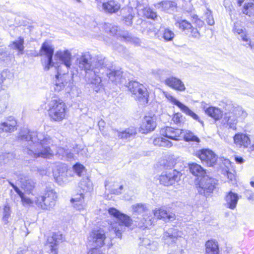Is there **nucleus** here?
<instances>
[{
	"label": "nucleus",
	"instance_id": "nucleus-1",
	"mask_svg": "<svg viewBox=\"0 0 254 254\" xmlns=\"http://www.w3.org/2000/svg\"><path fill=\"white\" fill-rule=\"evenodd\" d=\"M107 62L106 59L102 56L93 58L88 52L82 53L76 60L79 68L85 72L86 80L93 85L94 90L97 92L102 87L100 74L105 73L109 80L116 84L123 82V71L111 70L107 66Z\"/></svg>",
	"mask_w": 254,
	"mask_h": 254
},
{
	"label": "nucleus",
	"instance_id": "nucleus-2",
	"mask_svg": "<svg viewBox=\"0 0 254 254\" xmlns=\"http://www.w3.org/2000/svg\"><path fill=\"white\" fill-rule=\"evenodd\" d=\"M18 139L27 142V153L34 158H49L53 155L52 139L47 134L25 128L19 133Z\"/></svg>",
	"mask_w": 254,
	"mask_h": 254
},
{
	"label": "nucleus",
	"instance_id": "nucleus-3",
	"mask_svg": "<svg viewBox=\"0 0 254 254\" xmlns=\"http://www.w3.org/2000/svg\"><path fill=\"white\" fill-rule=\"evenodd\" d=\"M108 212L116 219L110 224L109 230L113 232L116 237L121 238L122 232L125 230L126 227H129L131 226L132 220L128 216L114 207L110 208Z\"/></svg>",
	"mask_w": 254,
	"mask_h": 254
},
{
	"label": "nucleus",
	"instance_id": "nucleus-4",
	"mask_svg": "<svg viewBox=\"0 0 254 254\" xmlns=\"http://www.w3.org/2000/svg\"><path fill=\"white\" fill-rule=\"evenodd\" d=\"M48 106L49 116L53 121L60 122L64 119L66 106L62 100L58 98L52 99Z\"/></svg>",
	"mask_w": 254,
	"mask_h": 254
},
{
	"label": "nucleus",
	"instance_id": "nucleus-5",
	"mask_svg": "<svg viewBox=\"0 0 254 254\" xmlns=\"http://www.w3.org/2000/svg\"><path fill=\"white\" fill-rule=\"evenodd\" d=\"M218 185L217 179L207 175L201 178L196 184V188L199 194L207 197L213 192Z\"/></svg>",
	"mask_w": 254,
	"mask_h": 254
},
{
	"label": "nucleus",
	"instance_id": "nucleus-6",
	"mask_svg": "<svg viewBox=\"0 0 254 254\" xmlns=\"http://www.w3.org/2000/svg\"><path fill=\"white\" fill-rule=\"evenodd\" d=\"M57 197L56 193L53 190H47L44 195L35 197L34 201L36 206L45 210H50L56 203Z\"/></svg>",
	"mask_w": 254,
	"mask_h": 254
},
{
	"label": "nucleus",
	"instance_id": "nucleus-7",
	"mask_svg": "<svg viewBox=\"0 0 254 254\" xmlns=\"http://www.w3.org/2000/svg\"><path fill=\"white\" fill-rule=\"evenodd\" d=\"M132 208L134 217L138 215L140 216H137L138 220H135L136 222H138V225L140 227L146 228L151 224V219L149 216L150 212L145 204L137 203L133 205Z\"/></svg>",
	"mask_w": 254,
	"mask_h": 254
},
{
	"label": "nucleus",
	"instance_id": "nucleus-8",
	"mask_svg": "<svg viewBox=\"0 0 254 254\" xmlns=\"http://www.w3.org/2000/svg\"><path fill=\"white\" fill-rule=\"evenodd\" d=\"M128 90L134 95V97L143 104L148 102L149 97L146 88L136 81H130L127 85Z\"/></svg>",
	"mask_w": 254,
	"mask_h": 254
},
{
	"label": "nucleus",
	"instance_id": "nucleus-9",
	"mask_svg": "<svg viewBox=\"0 0 254 254\" xmlns=\"http://www.w3.org/2000/svg\"><path fill=\"white\" fill-rule=\"evenodd\" d=\"M57 70L58 73L56 75L55 90L59 92L64 89L66 92L69 93L73 87V84L71 81V76L68 74L60 73V66Z\"/></svg>",
	"mask_w": 254,
	"mask_h": 254
},
{
	"label": "nucleus",
	"instance_id": "nucleus-10",
	"mask_svg": "<svg viewBox=\"0 0 254 254\" xmlns=\"http://www.w3.org/2000/svg\"><path fill=\"white\" fill-rule=\"evenodd\" d=\"M181 176V173L176 169L168 170L162 173L159 181L165 186H172L180 181Z\"/></svg>",
	"mask_w": 254,
	"mask_h": 254
},
{
	"label": "nucleus",
	"instance_id": "nucleus-11",
	"mask_svg": "<svg viewBox=\"0 0 254 254\" xmlns=\"http://www.w3.org/2000/svg\"><path fill=\"white\" fill-rule=\"evenodd\" d=\"M195 156L199 158L202 163L208 167L213 166L217 160V155L209 149H202L195 152Z\"/></svg>",
	"mask_w": 254,
	"mask_h": 254
},
{
	"label": "nucleus",
	"instance_id": "nucleus-12",
	"mask_svg": "<svg viewBox=\"0 0 254 254\" xmlns=\"http://www.w3.org/2000/svg\"><path fill=\"white\" fill-rule=\"evenodd\" d=\"M175 26L180 30L186 35H190L191 37L199 39L200 34L197 28H194L191 24L185 19L176 20Z\"/></svg>",
	"mask_w": 254,
	"mask_h": 254
},
{
	"label": "nucleus",
	"instance_id": "nucleus-13",
	"mask_svg": "<svg viewBox=\"0 0 254 254\" xmlns=\"http://www.w3.org/2000/svg\"><path fill=\"white\" fill-rule=\"evenodd\" d=\"M54 52V47L49 43L45 42L43 43L40 50V55H45L47 60L44 64V69L45 70H48L50 68L55 67L57 69L55 63L53 61V57Z\"/></svg>",
	"mask_w": 254,
	"mask_h": 254
},
{
	"label": "nucleus",
	"instance_id": "nucleus-14",
	"mask_svg": "<svg viewBox=\"0 0 254 254\" xmlns=\"http://www.w3.org/2000/svg\"><path fill=\"white\" fill-rule=\"evenodd\" d=\"M106 236L103 230H93L88 237L89 243L94 247L101 248L104 245Z\"/></svg>",
	"mask_w": 254,
	"mask_h": 254
},
{
	"label": "nucleus",
	"instance_id": "nucleus-15",
	"mask_svg": "<svg viewBox=\"0 0 254 254\" xmlns=\"http://www.w3.org/2000/svg\"><path fill=\"white\" fill-rule=\"evenodd\" d=\"M182 236V232L171 228L163 234L162 239L165 244L172 247L176 243L178 237Z\"/></svg>",
	"mask_w": 254,
	"mask_h": 254
},
{
	"label": "nucleus",
	"instance_id": "nucleus-16",
	"mask_svg": "<svg viewBox=\"0 0 254 254\" xmlns=\"http://www.w3.org/2000/svg\"><path fill=\"white\" fill-rule=\"evenodd\" d=\"M72 151V152H71V150L69 149L60 147L58 148L57 153L60 155H62L63 158L67 160H70L74 158V153L81 154L82 155V152H85L84 149H83L81 146L78 145H76L73 147Z\"/></svg>",
	"mask_w": 254,
	"mask_h": 254
},
{
	"label": "nucleus",
	"instance_id": "nucleus-17",
	"mask_svg": "<svg viewBox=\"0 0 254 254\" xmlns=\"http://www.w3.org/2000/svg\"><path fill=\"white\" fill-rule=\"evenodd\" d=\"M182 133H183V129L170 127H166L161 130V134L163 136L174 140H181Z\"/></svg>",
	"mask_w": 254,
	"mask_h": 254
},
{
	"label": "nucleus",
	"instance_id": "nucleus-18",
	"mask_svg": "<svg viewBox=\"0 0 254 254\" xmlns=\"http://www.w3.org/2000/svg\"><path fill=\"white\" fill-rule=\"evenodd\" d=\"M224 108L225 111H230L233 113V115L237 119L238 118H241L242 119H245L248 115L247 112L241 106L236 105L231 101H228L226 103Z\"/></svg>",
	"mask_w": 254,
	"mask_h": 254
},
{
	"label": "nucleus",
	"instance_id": "nucleus-19",
	"mask_svg": "<svg viewBox=\"0 0 254 254\" xmlns=\"http://www.w3.org/2000/svg\"><path fill=\"white\" fill-rule=\"evenodd\" d=\"M63 235L60 233H54L47 239V246L50 249L51 254H57V246L63 241Z\"/></svg>",
	"mask_w": 254,
	"mask_h": 254
},
{
	"label": "nucleus",
	"instance_id": "nucleus-20",
	"mask_svg": "<svg viewBox=\"0 0 254 254\" xmlns=\"http://www.w3.org/2000/svg\"><path fill=\"white\" fill-rule=\"evenodd\" d=\"M164 83L168 87L178 91H184L186 89L183 81L173 76L167 78L164 81Z\"/></svg>",
	"mask_w": 254,
	"mask_h": 254
},
{
	"label": "nucleus",
	"instance_id": "nucleus-21",
	"mask_svg": "<svg viewBox=\"0 0 254 254\" xmlns=\"http://www.w3.org/2000/svg\"><path fill=\"white\" fill-rule=\"evenodd\" d=\"M55 57L61 62L67 69L70 67L71 65V54L68 50L57 51Z\"/></svg>",
	"mask_w": 254,
	"mask_h": 254
},
{
	"label": "nucleus",
	"instance_id": "nucleus-22",
	"mask_svg": "<svg viewBox=\"0 0 254 254\" xmlns=\"http://www.w3.org/2000/svg\"><path fill=\"white\" fill-rule=\"evenodd\" d=\"M153 213L155 217L164 221H173L176 219V215L174 213L167 212L163 207L156 208Z\"/></svg>",
	"mask_w": 254,
	"mask_h": 254
},
{
	"label": "nucleus",
	"instance_id": "nucleus-23",
	"mask_svg": "<svg viewBox=\"0 0 254 254\" xmlns=\"http://www.w3.org/2000/svg\"><path fill=\"white\" fill-rule=\"evenodd\" d=\"M177 3L175 1L165 0L155 4V6L157 9H160L161 11H165L169 13H173L177 10Z\"/></svg>",
	"mask_w": 254,
	"mask_h": 254
},
{
	"label": "nucleus",
	"instance_id": "nucleus-24",
	"mask_svg": "<svg viewBox=\"0 0 254 254\" xmlns=\"http://www.w3.org/2000/svg\"><path fill=\"white\" fill-rule=\"evenodd\" d=\"M13 75L7 70H3L0 74V91L5 90L12 82Z\"/></svg>",
	"mask_w": 254,
	"mask_h": 254
},
{
	"label": "nucleus",
	"instance_id": "nucleus-25",
	"mask_svg": "<svg viewBox=\"0 0 254 254\" xmlns=\"http://www.w3.org/2000/svg\"><path fill=\"white\" fill-rule=\"evenodd\" d=\"M156 127L155 119L149 116H145L141 125L140 128L143 133L153 130Z\"/></svg>",
	"mask_w": 254,
	"mask_h": 254
},
{
	"label": "nucleus",
	"instance_id": "nucleus-26",
	"mask_svg": "<svg viewBox=\"0 0 254 254\" xmlns=\"http://www.w3.org/2000/svg\"><path fill=\"white\" fill-rule=\"evenodd\" d=\"M239 199V197L237 193L231 190L229 191L225 197L226 207L231 209H234L237 206Z\"/></svg>",
	"mask_w": 254,
	"mask_h": 254
},
{
	"label": "nucleus",
	"instance_id": "nucleus-27",
	"mask_svg": "<svg viewBox=\"0 0 254 254\" xmlns=\"http://www.w3.org/2000/svg\"><path fill=\"white\" fill-rule=\"evenodd\" d=\"M97 2L102 3L103 8L109 13H115L120 8V5L113 0H96Z\"/></svg>",
	"mask_w": 254,
	"mask_h": 254
},
{
	"label": "nucleus",
	"instance_id": "nucleus-28",
	"mask_svg": "<svg viewBox=\"0 0 254 254\" xmlns=\"http://www.w3.org/2000/svg\"><path fill=\"white\" fill-rule=\"evenodd\" d=\"M224 116L222 119V123L226 125L229 128L235 129L236 125L237 123V119L235 117L231 112L225 111Z\"/></svg>",
	"mask_w": 254,
	"mask_h": 254
},
{
	"label": "nucleus",
	"instance_id": "nucleus-29",
	"mask_svg": "<svg viewBox=\"0 0 254 254\" xmlns=\"http://www.w3.org/2000/svg\"><path fill=\"white\" fill-rule=\"evenodd\" d=\"M234 143L239 146L247 148L251 143V140L249 136L244 133H237L234 137Z\"/></svg>",
	"mask_w": 254,
	"mask_h": 254
},
{
	"label": "nucleus",
	"instance_id": "nucleus-30",
	"mask_svg": "<svg viewBox=\"0 0 254 254\" xmlns=\"http://www.w3.org/2000/svg\"><path fill=\"white\" fill-rule=\"evenodd\" d=\"M73 207L78 210H82L86 207V203L84 201V195L82 193L77 194L74 198L70 199Z\"/></svg>",
	"mask_w": 254,
	"mask_h": 254
},
{
	"label": "nucleus",
	"instance_id": "nucleus-31",
	"mask_svg": "<svg viewBox=\"0 0 254 254\" xmlns=\"http://www.w3.org/2000/svg\"><path fill=\"white\" fill-rule=\"evenodd\" d=\"M206 254H218L219 249L218 244L215 240H208L205 244Z\"/></svg>",
	"mask_w": 254,
	"mask_h": 254
},
{
	"label": "nucleus",
	"instance_id": "nucleus-32",
	"mask_svg": "<svg viewBox=\"0 0 254 254\" xmlns=\"http://www.w3.org/2000/svg\"><path fill=\"white\" fill-rule=\"evenodd\" d=\"M24 38L22 37H19L17 40L11 42L9 46L11 49L17 51L18 55H21L24 53Z\"/></svg>",
	"mask_w": 254,
	"mask_h": 254
},
{
	"label": "nucleus",
	"instance_id": "nucleus-33",
	"mask_svg": "<svg viewBox=\"0 0 254 254\" xmlns=\"http://www.w3.org/2000/svg\"><path fill=\"white\" fill-rule=\"evenodd\" d=\"M57 174L56 172L54 173V178L57 182L62 185L63 184H65L69 182L67 178V175L69 174L67 171L66 167L64 166L62 168V171L59 172Z\"/></svg>",
	"mask_w": 254,
	"mask_h": 254
},
{
	"label": "nucleus",
	"instance_id": "nucleus-34",
	"mask_svg": "<svg viewBox=\"0 0 254 254\" xmlns=\"http://www.w3.org/2000/svg\"><path fill=\"white\" fill-rule=\"evenodd\" d=\"M189 169L192 174L198 177L202 178L206 175L205 170L200 165L195 163L190 164Z\"/></svg>",
	"mask_w": 254,
	"mask_h": 254
},
{
	"label": "nucleus",
	"instance_id": "nucleus-35",
	"mask_svg": "<svg viewBox=\"0 0 254 254\" xmlns=\"http://www.w3.org/2000/svg\"><path fill=\"white\" fill-rule=\"evenodd\" d=\"M16 122L14 120H9L0 124V132H11L16 129Z\"/></svg>",
	"mask_w": 254,
	"mask_h": 254
},
{
	"label": "nucleus",
	"instance_id": "nucleus-36",
	"mask_svg": "<svg viewBox=\"0 0 254 254\" xmlns=\"http://www.w3.org/2000/svg\"><path fill=\"white\" fill-rule=\"evenodd\" d=\"M205 113L215 120H218L222 116V112L218 108L210 107L205 110Z\"/></svg>",
	"mask_w": 254,
	"mask_h": 254
},
{
	"label": "nucleus",
	"instance_id": "nucleus-37",
	"mask_svg": "<svg viewBox=\"0 0 254 254\" xmlns=\"http://www.w3.org/2000/svg\"><path fill=\"white\" fill-rule=\"evenodd\" d=\"M19 180L22 187L27 191H30L34 188L35 183L33 180L30 179L28 177H24V178L20 177Z\"/></svg>",
	"mask_w": 254,
	"mask_h": 254
},
{
	"label": "nucleus",
	"instance_id": "nucleus-38",
	"mask_svg": "<svg viewBox=\"0 0 254 254\" xmlns=\"http://www.w3.org/2000/svg\"><path fill=\"white\" fill-rule=\"evenodd\" d=\"M136 133V128L130 127L127 128L123 131L118 132V137L122 139H128L135 135Z\"/></svg>",
	"mask_w": 254,
	"mask_h": 254
},
{
	"label": "nucleus",
	"instance_id": "nucleus-39",
	"mask_svg": "<svg viewBox=\"0 0 254 254\" xmlns=\"http://www.w3.org/2000/svg\"><path fill=\"white\" fill-rule=\"evenodd\" d=\"M180 160L179 157H176L174 156H169L164 164V166L166 168L168 169L169 170H172V169L178 164H182Z\"/></svg>",
	"mask_w": 254,
	"mask_h": 254
},
{
	"label": "nucleus",
	"instance_id": "nucleus-40",
	"mask_svg": "<svg viewBox=\"0 0 254 254\" xmlns=\"http://www.w3.org/2000/svg\"><path fill=\"white\" fill-rule=\"evenodd\" d=\"M183 133L182 134V137H183L186 141H194L196 142L200 141L199 138L196 135H194L193 133L191 131L185 129H183Z\"/></svg>",
	"mask_w": 254,
	"mask_h": 254
},
{
	"label": "nucleus",
	"instance_id": "nucleus-41",
	"mask_svg": "<svg viewBox=\"0 0 254 254\" xmlns=\"http://www.w3.org/2000/svg\"><path fill=\"white\" fill-rule=\"evenodd\" d=\"M153 144L155 146L167 148L172 146V143L171 141L162 137H158L154 138L153 140Z\"/></svg>",
	"mask_w": 254,
	"mask_h": 254
},
{
	"label": "nucleus",
	"instance_id": "nucleus-42",
	"mask_svg": "<svg viewBox=\"0 0 254 254\" xmlns=\"http://www.w3.org/2000/svg\"><path fill=\"white\" fill-rule=\"evenodd\" d=\"M162 34V38L165 41H172L175 37L174 32L169 28H165L163 30L160 31Z\"/></svg>",
	"mask_w": 254,
	"mask_h": 254
},
{
	"label": "nucleus",
	"instance_id": "nucleus-43",
	"mask_svg": "<svg viewBox=\"0 0 254 254\" xmlns=\"http://www.w3.org/2000/svg\"><path fill=\"white\" fill-rule=\"evenodd\" d=\"M141 30L143 33L149 35L153 31V25L150 22L142 21L141 23Z\"/></svg>",
	"mask_w": 254,
	"mask_h": 254
},
{
	"label": "nucleus",
	"instance_id": "nucleus-44",
	"mask_svg": "<svg viewBox=\"0 0 254 254\" xmlns=\"http://www.w3.org/2000/svg\"><path fill=\"white\" fill-rule=\"evenodd\" d=\"M244 14L249 16H254V4L252 2L245 3L243 9Z\"/></svg>",
	"mask_w": 254,
	"mask_h": 254
},
{
	"label": "nucleus",
	"instance_id": "nucleus-45",
	"mask_svg": "<svg viewBox=\"0 0 254 254\" xmlns=\"http://www.w3.org/2000/svg\"><path fill=\"white\" fill-rule=\"evenodd\" d=\"M11 57L6 51L0 52V64L3 65L8 64L10 63Z\"/></svg>",
	"mask_w": 254,
	"mask_h": 254
},
{
	"label": "nucleus",
	"instance_id": "nucleus-46",
	"mask_svg": "<svg viewBox=\"0 0 254 254\" xmlns=\"http://www.w3.org/2000/svg\"><path fill=\"white\" fill-rule=\"evenodd\" d=\"M163 94L168 101H169L170 103L178 106L180 109L181 108V106L183 104L176 99L175 97H174L170 93L168 92H164Z\"/></svg>",
	"mask_w": 254,
	"mask_h": 254
},
{
	"label": "nucleus",
	"instance_id": "nucleus-47",
	"mask_svg": "<svg viewBox=\"0 0 254 254\" xmlns=\"http://www.w3.org/2000/svg\"><path fill=\"white\" fill-rule=\"evenodd\" d=\"M180 109L183 112L185 113L186 115L191 117L194 120L200 122L199 120V117L184 104L181 106V108H180Z\"/></svg>",
	"mask_w": 254,
	"mask_h": 254
},
{
	"label": "nucleus",
	"instance_id": "nucleus-48",
	"mask_svg": "<svg viewBox=\"0 0 254 254\" xmlns=\"http://www.w3.org/2000/svg\"><path fill=\"white\" fill-rule=\"evenodd\" d=\"M79 187L84 191L86 192L90 191L92 189V184L88 178L82 179L79 184Z\"/></svg>",
	"mask_w": 254,
	"mask_h": 254
},
{
	"label": "nucleus",
	"instance_id": "nucleus-49",
	"mask_svg": "<svg viewBox=\"0 0 254 254\" xmlns=\"http://www.w3.org/2000/svg\"><path fill=\"white\" fill-rule=\"evenodd\" d=\"M11 215L10 208L9 205L6 203L4 205L3 209L2 221L5 224L8 223V219Z\"/></svg>",
	"mask_w": 254,
	"mask_h": 254
},
{
	"label": "nucleus",
	"instance_id": "nucleus-50",
	"mask_svg": "<svg viewBox=\"0 0 254 254\" xmlns=\"http://www.w3.org/2000/svg\"><path fill=\"white\" fill-rule=\"evenodd\" d=\"M239 35L241 39L244 42L245 44H244V46L246 47H249L252 50L253 49V46L251 44V41L250 39L248 37V33L247 30L243 32V33L238 34Z\"/></svg>",
	"mask_w": 254,
	"mask_h": 254
},
{
	"label": "nucleus",
	"instance_id": "nucleus-51",
	"mask_svg": "<svg viewBox=\"0 0 254 254\" xmlns=\"http://www.w3.org/2000/svg\"><path fill=\"white\" fill-rule=\"evenodd\" d=\"M239 35L241 39L244 42L245 44H244V46L246 47H249L252 50L253 49V46L251 44V41L250 39L248 37V33L247 30L243 32V33L238 34Z\"/></svg>",
	"mask_w": 254,
	"mask_h": 254
},
{
	"label": "nucleus",
	"instance_id": "nucleus-52",
	"mask_svg": "<svg viewBox=\"0 0 254 254\" xmlns=\"http://www.w3.org/2000/svg\"><path fill=\"white\" fill-rule=\"evenodd\" d=\"M8 100L6 97H0V114L6 111L8 106Z\"/></svg>",
	"mask_w": 254,
	"mask_h": 254
},
{
	"label": "nucleus",
	"instance_id": "nucleus-53",
	"mask_svg": "<svg viewBox=\"0 0 254 254\" xmlns=\"http://www.w3.org/2000/svg\"><path fill=\"white\" fill-rule=\"evenodd\" d=\"M247 30L246 29L238 22H235L233 27L232 31L235 34L238 35L243 33V32Z\"/></svg>",
	"mask_w": 254,
	"mask_h": 254
},
{
	"label": "nucleus",
	"instance_id": "nucleus-54",
	"mask_svg": "<svg viewBox=\"0 0 254 254\" xmlns=\"http://www.w3.org/2000/svg\"><path fill=\"white\" fill-rule=\"evenodd\" d=\"M144 14L148 18H150L153 20H157L158 17L156 12H154L152 9L150 8H146L144 10Z\"/></svg>",
	"mask_w": 254,
	"mask_h": 254
},
{
	"label": "nucleus",
	"instance_id": "nucleus-55",
	"mask_svg": "<svg viewBox=\"0 0 254 254\" xmlns=\"http://www.w3.org/2000/svg\"><path fill=\"white\" fill-rule=\"evenodd\" d=\"M73 169L74 172L78 176H81L82 173L85 170V167L83 165L79 163H76L75 165H73Z\"/></svg>",
	"mask_w": 254,
	"mask_h": 254
},
{
	"label": "nucleus",
	"instance_id": "nucleus-56",
	"mask_svg": "<svg viewBox=\"0 0 254 254\" xmlns=\"http://www.w3.org/2000/svg\"><path fill=\"white\" fill-rule=\"evenodd\" d=\"M204 16L208 25L212 26L214 24V20L212 15V12L210 10H207Z\"/></svg>",
	"mask_w": 254,
	"mask_h": 254
},
{
	"label": "nucleus",
	"instance_id": "nucleus-57",
	"mask_svg": "<svg viewBox=\"0 0 254 254\" xmlns=\"http://www.w3.org/2000/svg\"><path fill=\"white\" fill-rule=\"evenodd\" d=\"M172 120L176 124H180L183 120V115L180 113H176L174 115Z\"/></svg>",
	"mask_w": 254,
	"mask_h": 254
},
{
	"label": "nucleus",
	"instance_id": "nucleus-58",
	"mask_svg": "<svg viewBox=\"0 0 254 254\" xmlns=\"http://www.w3.org/2000/svg\"><path fill=\"white\" fill-rule=\"evenodd\" d=\"M21 201L23 204V205H30L32 204V201L29 198L24 195V194L21 197Z\"/></svg>",
	"mask_w": 254,
	"mask_h": 254
},
{
	"label": "nucleus",
	"instance_id": "nucleus-59",
	"mask_svg": "<svg viewBox=\"0 0 254 254\" xmlns=\"http://www.w3.org/2000/svg\"><path fill=\"white\" fill-rule=\"evenodd\" d=\"M109 27V28L110 30L108 31L107 29L106 28V31L110 33L111 35H114L116 33V32L118 31V27L115 26H112L110 24L109 25H107Z\"/></svg>",
	"mask_w": 254,
	"mask_h": 254
},
{
	"label": "nucleus",
	"instance_id": "nucleus-60",
	"mask_svg": "<svg viewBox=\"0 0 254 254\" xmlns=\"http://www.w3.org/2000/svg\"><path fill=\"white\" fill-rule=\"evenodd\" d=\"M226 176L228 179L232 182V183L234 184L235 181V176L234 174L229 172V171H226Z\"/></svg>",
	"mask_w": 254,
	"mask_h": 254
},
{
	"label": "nucleus",
	"instance_id": "nucleus-61",
	"mask_svg": "<svg viewBox=\"0 0 254 254\" xmlns=\"http://www.w3.org/2000/svg\"><path fill=\"white\" fill-rule=\"evenodd\" d=\"M132 18L133 16L132 14H128L127 16L124 18L125 22L127 25H130L132 24Z\"/></svg>",
	"mask_w": 254,
	"mask_h": 254
},
{
	"label": "nucleus",
	"instance_id": "nucleus-62",
	"mask_svg": "<svg viewBox=\"0 0 254 254\" xmlns=\"http://www.w3.org/2000/svg\"><path fill=\"white\" fill-rule=\"evenodd\" d=\"M88 254H103L101 250L98 248L91 249L88 253Z\"/></svg>",
	"mask_w": 254,
	"mask_h": 254
},
{
	"label": "nucleus",
	"instance_id": "nucleus-63",
	"mask_svg": "<svg viewBox=\"0 0 254 254\" xmlns=\"http://www.w3.org/2000/svg\"><path fill=\"white\" fill-rule=\"evenodd\" d=\"M123 190V186L121 185L120 186L118 189H112L111 190L112 193L113 194L119 195L121 194L122 191Z\"/></svg>",
	"mask_w": 254,
	"mask_h": 254
},
{
	"label": "nucleus",
	"instance_id": "nucleus-64",
	"mask_svg": "<svg viewBox=\"0 0 254 254\" xmlns=\"http://www.w3.org/2000/svg\"><path fill=\"white\" fill-rule=\"evenodd\" d=\"M105 125V123L104 120H103L102 119H101L100 121H99L98 126H99V127L100 130H102L103 129Z\"/></svg>",
	"mask_w": 254,
	"mask_h": 254
}]
</instances>
